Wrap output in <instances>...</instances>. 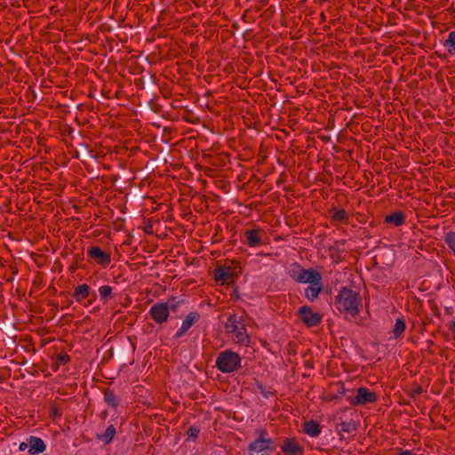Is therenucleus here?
I'll use <instances>...</instances> for the list:
<instances>
[{
  "label": "nucleus",
  "instance_id": "obj_33",
  "mask_svg": "<svg viewBox=\"0 0 455 455\" xmlns=\"http://www.w3.org/2000/svg\"><path fill=\"white\" fill-rule=\"evenodd\" d=\"M152 228V226H149L148 228H145V232L148 233V234H150L151 233V229Z\"/></svg>",
  "mask_w": 455,
  "mask_h": 455
},
{
  "label": "nucleus",
  "instance_id": "obj_34",
  "mask_svg": "<svg viewBox=\"0 0 455 455\" xmlns=\"http://www.w3.org/2000/svg\"><path fill=\"white\" fill-rule=\"evenodd\" d=\"M451 331L455 332V321L452 323V326L451 327Z\"/></svg>",
  "mask_w": 455,
  "mask_h": 455
},
{
  "label": "nucleus",
  "instance_id": "obj_32",
  "mask_svg": "<svg viewBox=\"0 0 455 455\" xmlns=\"http://www.w3.org/2000/svg\"><path fill=\"white\" fill-rule=\"evenodd\" d=\"M422 393V388L421 387H418L417 388H415L412 392V395H419Z\"/></svg>",
  "mask_w": 455,
  "mask_h": 455
},
{
  "label": "nucleus",
  "instance_id": "obj_5",
  "mask_svg": "<svg viewBox=\"0 0 455 455\" xmlns=\"http://www.w3.org/2000/svg\"><path fill=\"white\" fill-rule=\"evenodd\" d=\"M288 275L299 283H309L322 276V274L315 268H303L298 262L292 263L288 270Z\"/></svg>",
  "mask_w": 455,
  "mask_h": 455
},
{
  "label": "nucleus",
  "instance_id": "obj_27",
  "mask_svg": "<svg viewBox=\"0 0 455 455\" xmlns=\"http://www.w3.org/2000/svg\"><path fill=\"white\" fill-rule=\"evenodd\" d=\"M199 433L200 428L197 426H191L187 431L188 438H192L193 441L197 439Z\"/></svg>",
  "mask_w": 455,
  "mask_h": 455
},
{
  "label": "nucleus",
  "instance_id": "obj_24",
  "mask_svg": "<svg viewBox=\"0 0 455 455\" xmlns=\"http://www.w3.org/2000/svg\"><path fill=\"white\" fill-rule=\"evenodd\" d=\"M113 293V288L109 285H102L99 288V294L103 303H107L111 298Z\"/></svg>",
  "mask_w": 455,
  "mask_h": 455
},
{
  "label": "nucleus",
  "instance_id": "obj_29",
  "mask_svg": "<svg viewBox=\"0 0 455 455\" xmlns=\"http://www.w3.org/2000/svg\"><path fill=\"white\" fill-rule=\"evenodd\" d=\"M70 359H71L70 356L64 352L60 353L57 355V362L60 364L68 363L70 361Z\"/></svg>",
  "mask_w": 455,
  "mask_h": 455
},
{
  "label": "nucleus",
  "instance_id": "obj_12",
  "mask_svg": "<svg viewBox=\"0 0 455 455\" xmlns=\"http://www.w3.org/2000/svg\"><path fill=\"white\" fill-rule=\"evenodd\" d=\"M87 257L102 267H107L111 262L110 253L101 250L99 246H90L87 249Z\"/></svg>",
  "mask_w": 455,
  "mask_h": 455
},
{
  "label": "nucleus",
  "instance_id": "obj_9",
  "mask_svg": "<svg viewBox=\"0 0 455 455\" xmlns=\"http://www.w3.org/2000/svg\"><path fill=\"white\" fill-rule=\"evenodd\" d=\"M148 315L157 324L167 322L170 316V307L167 302H158L151 306Z\"/></svg>",
  "mask_w": 455,
  "mask_h": 455
},
{
  "label": "nucleus",
  "instance_id": "obj_3",
  "mask_svg": "<svg viewBox=\"0 0 455 455\" xmlns=\"http://www.w3.org/2000/svg\"><path fill=\"white\" fill-rule=\"evenodd\" d=\"M242 358L240 355L231 349L220 352L216 358V367L223 373H231L241 368Z\"/></svg>",
  "mask_w": 455,
  "mask_h": 455
},
{
  "label": "nucleus",
  "instance_id": "obj_13",
  "mask_svg": "<svg viewBox=\"0 0 455 455\" xmlns=\"http://www.w3.org/2000/svg\"><path fill=\"white\" fill-rule=\"evenodd\" d=\"M323 290V285L322 275L309 283V285L305 289L304 291L305 298L313 302L318 298Z\"/></svg>",
  "mask_w": 455,
  "mask_h": 455
},
{
  "label": "nucleus",
  "instance_id": "obj_17",
  "mask_svg": "<svg viewBox=\"0 0 455 455\" xmlns=\"http://www.w3.org/2000/svg\"><path fill=\"white\" fill-rule=\"evenodd\" d=\"M321 425L314 419L304 422L303 432L311 437H316L321 434Z\"/></svg>",
  "mask_w": 455,
  "mask_h": 455
},
{
  "label": "nucleus",
  "instance_id": "obj_26",
  "mask_svg": "<svg viewBox=\"0 0 455 455\" xmlns=\"http://www.w3.org/2000/svg\"><path fill=\"white\" fill-rule=\"evenodd\" d=\"M444 242L455 254V231H450L445 235Z\"/></svg>",
  "mask_w": 455,
  "mask_h": 455
},
{
  "label": "nucleus",
  "instance_id": "obj_31",
  "mask_svg": "<svg viewBox=\"0 0 455 455\" xmlns=\"http://www.w3.org/2000/svg\"><path fill=\"white\" fill-rule=\"evenodd\" d=\"M397 455H414V454L409 450H402L400 452H398Z\"/></svg>",
  "mask_w": 455,
  "mask_h": 455
},
{
  "label": "nucleus",
  "instance_id": "obj_11",
  "mask_svg": "<svg viewBox=\"0 0 455 455\" xmlns=\"http://www.w3.org/2000/svg\"><path fill=\"white\" fill-rule=\"evenodd\" d=\"M377 399L378 395L375 392L371 391L365 387H360L356 390V395L350 399V403L354 406H360L367 403H373Z\"/></svg>",
  "mask_w": 455,
  "mask_h": 455
},
{
  "label": "nucleus",
  "instance_id": "obj_15",
  "mask_svg": "<svg viewBox=\"0 0 455 455\" xmlns=\"http://www.w3.org/2000/svg\"><path fill=\"white\" fill-rule=\"evenodd\" d=\"M281 449L285 455L304 454V448L298 443L295 438H286Z\"/></svg>",
  "mask_w": 455,
  "mask_h": 455
},
{
  "label": "nucleus",
  "instance_id": "obj_4",
  "mask_svg": "<svg viewBox=\"0 0 455 455\" xmlns=\"http://www.w3.org/2000/svg\"><path fill=\"white\" fill-rule=\"evenodd\" d=\"M258 438L248 446L250 455H268L275 450L273 439L265 428L257 429Z\"/></svg>",
  "mask_w": 455,
  "mask_h": 455
},
{
  "label": "nucleus",
  "instance_id": "obj_20",
  "mask_svg": "<svg viewBox=\"0 0 455 455\" xmlns=\"http://www.w3.org/2000/svg\"><path fill=\"white\" fill-rule=\"evenodd\" d=\"M116 430L114 425H110L107 427L105 432L101 435H98L97 438L100 441H102L105 444H109L115 435H116Z\"/></svg>",
  "mask_w": 455,
  "mask_h": 455
},
{
  "label": "nucleus",
  "instance_id": "obj_28",
  "mask_svg": "<svg viewBox=\"0 0 455 455\" xmlns=\"http://www.w3.org/2000/svg\"><path fill=\"white\" fill-rule=\"evenodd\" d=\"M257 390L265 397L269 398L270 396H273L275 395L274 392L267 391L264 387V385L260 382H258L256 384Z\"/></svg>",
  "mask_w": 455,
  "mask_h": 455
},
{
  "label": "nucleus",
  "instance_id": "obj_14",
  "mask_svg": "<svg viewBox=\"0 0 455 455\" xmlns=\"http://www.w3.org/2000/svg\"><path fill=\"white\" fill-rule=\"evenodd\" d=\"M200 318V315L197 312H190L185 317L182 322L180 328L177 331L174 335L175 339H179L185 335V333L196 323Z\"/></svg>",
  "mask_w": 455,
  "mask_h": 455
},
{
  "label": "nucleus",
  "instance_id": "obj_18",
  "mask_svg": "<svg viewBox=\"0 0 455 455\" xmlns=\"http://www.w3.org/2000/svg\"><path fill=\"white\" fill-rule=\"evenodd\" d=\"M330 212L331 213V221L339 222L343 224L348 223L349 214L344 209H338L336 207H332Z\"/></svg>",
  "mask_w": 455,
  "mask_h": 455
},
{
  "label": "nucleus",
  "instance_id": "obj_7",
  "mask_svg": "<svg viewBox=\"0 0 455 455\" xmlns=\"http://www.w3.org/2000/svg\"><path fill=\"white\" fill-rule=\"evenodd\" d=\"M266 237V232L264 229L257 228H247L243 231L241 235V241L250 248L259 247L266 244L264 238Z\"/></svg>",
  "mask_w": 455,
  "mask_h": 455
},
{
  "label": "nucleus",
  "instance_id": "obj_6",
  "mask_svg": "<svg viewBox=\"0 0 455 455\" xmlns=\"http://www.w3.org/2000/svg\"><path fill=\"white\" fill-rule=\"evenodd\" d=\"M240 262L235 259H226L223 266H218L213 271V276L218 283L224 284L240 269Z\"/></svg>",
  "mask_w": 455,
  "mask_h": 455
},
{
  "label": "nucleus",
  "instance_id": "obj_2",
  "mask_svg": "<svg viewBox=\"0 0 455 455\" xmlns=\"http://www.w3.org/2000/svg\"><path fill=\"white\" fill-rule=\"evenodd\" d=\"M224 326L227 333L232 334V338L236 344L244 347L251 345V337L247 331L243 315H229Z\"/></svg>",
  "mask_w": 455,
  "mask_h": 455
},
{
  "label": "nucleus",
  "instance_id": "obj_10",
  "mask_svg": "<svg viewBox=\"0 0 455 455\" xmlns=\"http://www.w3.org/2000/svg\"><path fill=\"white\" fill-rule=\"evenodd\" d=\"M299 319L307 327H315L322 321V315L318 312H314L309 306H302L298 310Z\"/></svg>",
  "mask_w": 455,
  "mask_h": 455
},
{
  "label": "nucleus",
  "instance_id": "obj_23",
  "mask_svg": "<svg viewBox=\"0 0 455 455\" xmlns=\"http://www.w3.org/2000/svg\"><path fill=\"white\" fill-rule=\"evenodd\" d=\"M406 328L405 321L403 316L398 317L395 321L392 333L394 338L397 339L403 335Z\"/></svg>",
  "mask_w": 455,
  "mask_h": 455
},
{
  "label": "nucleus",
  "instance_id": "obj_1",
  "mask_svg": "<svg viewBox=\"0 0 455 455\" xmlns=\"http://www.w3.org/2000/svg\"><path fill=\"white\" fill-rule=\"evenodd\" d=\"M334 305L340 314L347 318H355L363 308V299L359 292L341 287L335 297Z\"/></svg>",
  "mask_w": 455,
  "mask_h": 455
},
{
  "label": "nucleus",
  "instance_id": "obj_16",
  "mask_svg": "<svg viewBox=\"0 0 455 455\" xmlns=\"http://www.w3.org/2000/svg\"><path fill=\"white\" fill-rule=\"evenodd\" d=\"M46 450V444L40 437L30 435L28 436V450L29 455H36L43 453Z\"/></svg>",
  "mask_w": 455,
  "mask_h": 455
},
{
  "label": "nucleus",
  "instance_id": "obj_22",
  "mask_svg": "<svg viewBox=\"0 0 455 455\" xmlns=\"http://www.w3.org/2000/svg\"><path fill=\"white\" fill-rule=\"evenodd\" d=\"M104 402L111 408L116 409L119 404V400L116 397L114 390L105 389L104 391Z\"/></svg>",
  "mask_w": 455,
  "mask_h": 455
},
{
  "label": "nucleus",
  "instance_id": "obj_21",
  "mask_svg": "<svg viewBox=\"0 0 455 455\" xmlns=\"http://www.w3.org/2000/svg\"><path fill=\"white\" fill-rule=\"evenodd\" d=\"M443 45L450 55L455 54V31H450L447 38L443 42Z\"/></svg>",
  "mask_w": 455,
  "mask_h": 455
},
{
  "label": "nucleus",
  "instance_id": "obj_8",
  "mask_svg": "<svg viewBox=\"0 0 455 455\" xmlns=\"http://www.w3.org/2000/svg\"><path fill=\"white\" fill-rule=\"evenodd\" d=\"M72 297L77 303H83L85 299H88L89 305L93 304L97 299L95 291H92L87 283H82L76 286L74 288Z\"/></svg>",
  "mask_w": 455,
  "mask_h": 455
},
{
  "label": "nucleus",
  "instance_id": "obj_30",
  "mask_svg": "<svg viewBox=\"0 0 455 455\" xmlns=\"http://www.w3.org/2000/svg\"><path fill=\"white\" fill-rule=\"evenodd\" d=\"M27 449L28 450V437L26 439V442L20 443L19 446L20 451H24Z\"/></svg>",
  "mask_w": 455,
  "mask_h": 455
},
{
  "label": "nucleus",
  "instance_id": "obj_19",
  "mask_svg": "<svg viewBox=\"0 0 455 455\" xmlns=\"http://www.w3.org/2000/svg\"><path fill=\"white\" fill-rule=\"evenodd\" d=\"M385 223L393 224L395 227H400L405 223V215L403 212L397 211L385 217Z\"/></svg>",
  "mask_w": 455,
  "mask_h": 455
},
{
  "label": "nucleus",
  "instance_id": "obj_25",
  "mask_svg": "<svg viewBox=\"0 0 455 455\" xmlns=\"http://www.w3.org/2000/svg\"><path fill=\"white\" fill-rule=\"evenodd\" d=\"M339 431L345 433H351L356 429L355 424L353 420L350 421H342L339 425Z\"/></svg>",
  "mask_w": 455,
  "mask_h": 455
}]
</instances>
